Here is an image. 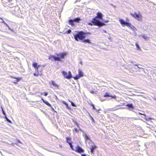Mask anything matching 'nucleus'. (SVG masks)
<instances>
[{"label": "nucleus", "mask_w": 156, "mask_h": 156, "mask_svg": "<svg viewBox=\"0 0 156 156\" xmlns=\"http://www.w3.org/2000/svg\"><path fill=\"white\" fill-rule=\"evenodd\" d=\"M119 106H118V105L116 106V107H114L113 108H112V109L113 110H112V111H113V110L115 111V110H117L118 109V108H116V107H118Z\"/></svg>", "instance_id": "nucleus-27"}, {"label": "nucleus", "mask_w": 156, "mask_h": 156, "mask_svg": "<svg viewBox=\"0 0 156 156\" xmlns=\"http://www.w3.org/2000/svg\"><path fill=\"white\" fill-rule=\"evenodd\" d=\"M73 122H74L75 124L77 126H78V127H79V124L76 121H75L74 120H73Z\"/></svg>", "instance_id": "nucleus-25"}, {"label": "nucleus", "mask_w": 156, "mask_h": 156, "mask_svg": "<svg viewBox=\"0 0 156 156\" xmlns=\"http://www.w3.org/2000/svg\"><path fill=\"white\" fill-rule=\"evenodd\" d=\"M91 106L92 107L93 109H94L95 110H97L96 108H95V107L94 106V105L93 104H91Z\"/></svg>", "instance_id": "nucleus-26"}, {"label": "nucleus", "mask_w": 156, "mask_h": 156, "mask_svg": "<svg viewBox=\"0 0 156 156\" xmlns=\"http://www.w3.org/2000/svg\"><path fill=\"white\" fill-rule=\"evenodd\" d=\"M16 79H17V81H16L17 82H15L14 83L15 84H17V82H18V81H19V80H20L18 78H17Z\"/></svg>", "instance_id": "nucleus-38"}, {"label": "nucleus", "mask_w": 156, "mask_h": 156, "mask_svg": "<svg viewBox=\"0 0 156 156\" xmlns=\"http://www.w3.org/2000/svg\"><path fill=\"white\" fill-rule=\"evenodd\" d=\"M8 27V28H9V29L11 30V29H10V27H9V26Z\"/></svg>", "instance_id": "nucleus-46"}, {"label": "nucleus", "mask_w": 156, "mask_h": 156, "mask_svg": "<svg viewBox=\"0 0 156 156\" xmlns=\"http://www.w3.org/2000/svg\"><path fill=\"white\" fill-rule=\"evenodd\" d=\"M90 92L91 93H94V92L93 91H91Z\"/></svg>", "instance_id": "nucleus-47"}, {"label": "nucleus", "mask_w": 156, "mask_h": 156, "mask_svg": "<svg viewBox=\"0 0 156 156\" xmlns=\"http://www.w3.org/2000/svg\"><path fill=\"white\" fill-rule=\"evenodd\" d=\"M71 103V105L73 107H76L75 104L72 101H69Z\"/></svg>", "instance_id": "nucleus-23"}, {"label": "nucleus", "mask_w": 156, "mask_h": 156, "mask_svg": "<svg viewBox=\"0 0 156 156\" xmlns=\"http://www.w3.org/2000/svg\"><path fill=\"white\" fill-rule=\"evenodd\" d=\"M97 16L93 18L90 22L87 23L88 25L90 26H97L99 27L105 25L104 23L101 21V20L103 19L102 13L101 12H98L97 13Z\"/></svg>", "instance_id": "nucleus-1"}, {"label": "nucleus", "mask_w": 156, "mask_h": 156, "mask_svg": "<svg viewBox=\"0 0 156 156\" xmlns=\"http://www.w3.org/2000/svg\"><path fill=\"white\" fill-rule=\"evenodd\" d=\"M51 83L53 86H54L55 87L58 88V84L55 83L54 81L51 80Z\"/></svg>", "instance_id": "nucleus-14"}, {"label": "nucleus", "mask_w": 156, "mask_h": 156, "mask_svg": "<svg viewBox=\"0 0 156 156\" xmlns=\"http://www.w3.org/2000/svg\"><path fill=\"white\" fill-rule=\"evenodd\" d=\"M81 20L80 19L79 17H77L74 19L73 20H69V24L71 25L72 26H75V23L74 22L78 23Z\"/></svg>", "instance_id": "nucleus-5"}, {"label": "nucleus", "mask_w": 156, "mask_h": 156, "mask_svg": "<svg viewBox=\"0 0 156 156\" xmlns=\"http://www.w3.org/2000/svg\"><path fill=\"white\" fill-rule=\"evenodd\" d=\"M78 72V74L75 77H73V78L75 80H77L83 76V73L82 70L79 69Z\"/></svg>", "instance_id": "nucleus-6"}, {"label": "nucleus", "mask_w": 156, "mask_h": 156, "mask_svg": "<svg viewBox=\"0 0 156 156\" xmlns=\"http://www.w3.org/2000/svg\"><path fill=\"white\" fill-rule=\"evenodd\" d=\"M81 156H87L85 154H82Z\"/></svg>", "instance_id": "nucleus-41"}, {"label": "nucleus", "mask_w": 156, "mask_h": 156, "mask_svg": "<svg viewBox=\"0 0 156 156\" xmlns=\"http://www.w3.org/2000/svg\"><path fill=\"white\" fill-rule=\"evenodd\" d=\"M75 151L80 153H83L84 152V150L82 148V147L79 146H77L76 147Z\"/></svg>", "instance_id": "nucleus-9"}, {"label": "nucleus", "mask_w": 156, "mask_h": 156, "mask_svg": "<svg viewBox=\"0 0 156 156\" xmlns=\"http://www.w3.org/2000/svg\"><path fill=\"white\" fill-rule=\"evenodd\" d=\"M80 63L81 64H82V62H80Z\"/></svg>", "instance_id": "nucleus-50"}, {"label": "nucleus", "mask_w": 156, "mask_h": 156, "mask_svg": "<svg viewBox=\"0 0 156 156\" xmlns=\"http://www.w3.org/2000/svg\"><path fill=\"white\" fill-rule=\"evenodd\" d=\"M43 94L45 96H47L48 95V93L47 92H44L43 93Z\"/></svg>", "instance_id": "nucleus-37"}, {"label": "nucleus", "mask_w": 156, "mask_h": 156, "mask_svg": "<svg viewBox=\"0 0 156 156\" xmlns=\"http://www.w3.org/2000/svg\"><path fill=\"white\" fill-rule=\"evenodd\" d=\"M99 110H97V112H98V111H99Z\"/></svg>", "instance_id": "nucleus-52"}, {"label": "nucleus", "mask_w": 156, "mask_h": 156, "mask_svg": "<svg viewBox=\"0 0 156 156\" xmlns=\"http://www.w3.org/2000/svg\"><path fill=\"white\" fill-rule=\"evenodd\" d=\"M69 145H70V148H71V149L73 150L74 151V149H73V146L72 145V143L70 144H69Z\"/></svg>", "instance_id": "nucleus-24"}, {"label": "nucleus", "mask_w": 156, "mask_h": 156, "mask_svg": "<svg viewBox=\"0 0 156 156\" xmlns=\"http://www.w3.org/2000/svg\"><path fill=\"white\" fill-rule=\"evenodd\" d=\"M91 119H92V120L93 122H94V119H93V117H91Z\"/></svg>", "instance_id": "nucleus-42"}, {"label": "nucleus", "mask_w": 156, "mask_h": 156, "mask_svg": "<svg viewBox=\"0 0 156 156\" xmlns=\"http://www.w3.org/2000/svg\"><path fill=\"white\" fill-rule=\"evenodd\" d=\"M62 103L66 105H68V104H67L66 102L65 101H63L62 102Z\"/></svg>", "instance_id": "nucleus-34"}, {"label": "nucleus", "mask_w": 156, "mask_h": 156, "mask_svg": "<svg viewBox=\"0 0 156 156\" xmlns=\"http://www.w3.org/2000/svg\"><path fill=\"white\" fill-rule=\"evenodd\" d=\"M100 100L101 101H104V100H103V99H101Z\"/></svg>", "instance_id": "nucleus-44"}, {"label": "nucleus", "mask_w": 156, "mask_h": 156, "mask_svg": "<svg viewBox=\"0 0 156 156\" xmlns=\"http://www.w3.org/2000/svg\"><path fill=\"white\" fill-rule=\"evenodd\" d=\"M126 106L128 107L127 108L128 110L134 112L133 110H134V107L133 106V105L132 104H127L126 105Z\"/></svg>", "instance_id": "nucleus-8"}, {"label": "nucleus", "mask_w": 156, "mask_h": 156, "mask_svg": "<svg viewBox=\"0 0 156 156\" xmlns=\"http://www.w3.org/2000/svg\"><path fill=\"white\" fill-rule=\"evenodd\" d=\"M71 30L70 29H69L67 31V33L68 34H69L71 33Z\"/></svg>", "instance_id": "nucleus-32"}, {"label": "nucleus", "mask_w": 156, "mask_h": 156, "mask_svg": "<svg viewBox=\"0 0 156 156\" xmlns=\"http://www.w3.org/2000/svg\"><path fill=\"white\" fill-rule=\"evenodd\" d=\"M130 15L132 16L137 19L138 20H140L142 19V16L140 14L135 13V14H134L133 13H131Z\"/></svg>", "instance_id": "nucleus-7"}, {"label": "nucleus", "mask_w": 156, "mask_h": 156, "mask_svg": "<svg viewBox=\"0 0 156 156\" xmlns=\"http://www.w3.org/2000/svg\"><path fill=\"white\" fill-rule=\"evenodd\" d=\"M105 33H106V31L105 30L104 31Z\"/></svg>", "instance_id": "nucleus-53"}, {"label": "nucleus", "mask_w": 156, "mask_h": 156, "mask_svg": "<svg viewBox=\"0 0 156 156\" xmlns=\"http://www.w3.org/2000/svg\"><path fill=\"white\" fill-rule=\"evenodd\" d=\"M97 147L95 145H92L90 147V152L92 154H94V150Z\"/></svg>", "instance_id": "nucleus-10"}, {"label": "nucleus", "mask_w": 156, "mask_h": 156, "mask_svg": "<svg viewBox=\"0 0 156 156\" xmlns=\"http://www.w3.org/2000/svg\"><path fill=\"white\" fill-rule=\"evenodd\" d=\"M76 33H74L73 34L75 39L77 41L79 40H83L86 37V33L82 31L76 32Z\"/></svg>", "instance_id": "nucleus-3"}, {"label": "nucleus", "mask_w": 156, "mask_h": 156, "mask_svg": "<svg viewBox=\"0 0 156 156\" xmlns=\"http://www.w3.org/2000/svg\"><path fill=\"white\" fill-rule=\"evenodd\" d=\"M6 26H7V27L9 26L6 23V24H5Z\"/></svg>", "instance_id": "nucleus-43"}, {"label": "nucleus", "mask_w": 156, "mask_h": 156, "mask_svg": "<svg viewBox=\"0 0 156 156\" xmlns=\"http://www.w3.org/2000/svg\"><path fill=\"white\" fill-rule=\"evenodd\" d=\"M1 19L2 20V21L1 22V23H4V24H6V23L1 18Z\"/></svg>", "instance_id": "nucleus-36"}, {"label": "nucleus", "mask_w": 156, "mask_h": 156, "mask_svg": "<svg viewBox=\"0 0 156 156\" xmlns=\"http://www.w3.org/2000/svg\"><path fill=\"white\" fill-rule=\"evenodd\" d=\"M125 26H126L127 27H131V28H132V27L135 29V28L133 26H132L131 24L128 22H126V23L125 24Z\"/></svg>", "instance_id": "nucleus-15"}, {"label": "nucleus", "mask_w": 156, "mask_h": 156, "mask_svg": "<svg viewBox=\"0 0 156 156\" xmlns=\"http://www.w3.org/2000/svg\"><path fill=\"white\" fill-rule=\"evenodd\" d=\"M66 55L67 53L66 52L57 54H56V56L55 55H51L49 56L48 59L52 61H62V59L64 58V57Z\"/></svg>", "instance_id": "nucleus-2"}, {"label": "nucleus", "mask_w": 156, "mask_h": 156, "mask_svg": "<svg viewBox=\"0 0 156 156\" xmlns=\"http://www.w3.org/2000/svg\"><path fill=\"white\" fill-rule=\"evenodd\" d=\"M111 95H110L108 93H106L104 95V96L105 97H110Z\"/></svg>", "instance_id": "nucleus-22"}, {"label": "nucleus", "mask_w": 156, "mask_h": 156, "mask_svg": "<svg viewBox=\"0 0 156 156\" xmlns=\"http://www.w3.org/2000/svg\"><path fill=\"white\" fill-rule=\"evenodd\" d=\"M119 21L123 27H124L125 26V24L126 23V22H125L122 19H120Z\"/></svg>", "instance_id": "nucleus-11"}, {"label": "nucleus", "mask_w": 156, "mask_h": 156, "mask_svg": "<svg viewBox=\"0 0 156 156\" xmlns=\"http://www.w3.org/2000/svg\"><path fill=\"white\" fill-rule=\"evenodd\" d=\"M66 139L67 143L69 144H70L72 143V142H71V137H67L66 138Z\"/></svg>", "instance_id": "nucleus-13"}, {"label": "nucleus", "mask_w": 156, "mask_h": 156, "mask_svg": "<svg viewBox=\"0 0 156 156\" xmlns=\"http://www.w3.org/2000/svg\"><path fill=\"white\" fill-rule=\"evenodd\" d=\"M41 100L43 101V102L46 104L49 107H51V104L48 102V101L44 100L43 98H41Z\"/></svg>", "instance_id": "nucleus-12"}, {"label": "nucleus", "mask_w": 156, "mask_h": 156, "mask_svg": "<svg viewBox=\"0 0 156 156\" xmlns=\"http://www.w3.org/2000/svg\"><path fill=\"white\" fill-rule=\"evenodd\" d=\"M141 36L145 40L148 39V37L145 35L143 34L141 35Z\"/></svg>", "instance_id": "nucleus-19"}, {"label": "nucleus", "mask_w": 156, "mask_h": 156, "mask_svg": "<svg viewBox=\"0 0 156 156\" xmlns=\"http://www.w3.org/2000/svg\"><path fill=\"white\" fill-rule=\"evenodd\" d=\"M62 73L64 77L68 79H70L72 77L71 72L70 71L68 73L65 71H62Z\"/></svg>", "instance_id": "nucleus-4"}, {"label": "nucleus", "mask_w": 156, "mask_h": 156, "mask_svg": "<svg viewBox=\"0 0 156 156\" xmlns=\"http://www.w3.org/2000/svg\"><path fill=\"white\" fill-rule=\"evenodd\" d=\"M132 63H133V64H134V63H135V62H132Z\"/></svg>", "instance_id": "nucleus-45"}, {"label": "nucleus", "mask_w": 156, "mask_h": 156, "mask_svg": "<svg viewBox=\"0 0 156 156\" xmlns=\"http://www.w3.org/2000/svg\"><path fill=\"white\" fill-rule=\"evenodd\" d=\"M41 66L40 65H38V66L37 67L35 68V71L37 72V73H39V69L40 67Z\"/></svg>", "instance_id": "nucleus-20"}, {"label": "nucleus", "mask_w": 156, "mask_h": 156, "mask_svg": "<svg viewBox=\"0 0 156 156\" xmlns=\"http://www.w3.org/2000/svg\"><path fill=\"white\" fill-rule=\"evenodd\" d=\"M83 136L85 137L86 140H91L89 136L87 135V134L86 133H84L83 134Z\"/></svg>", "instance_id": "nucleus-16"}, {"label": "nucleus", "mask_w": 156, "mask_h": 156, "mask_svg": "<svg viewBox=\"0 0 156 156\" xmlns=\"http://www.w3.org/2000/svg\"><path fill=\"white\" fill-rule=\"evenodd\" d=\"M135 65L136 66H137L138 67V68L139 69H143V68L142 67L138 66V65L135 64Z\"/></svg>", "instance_id": "nucleus-33"}, {"label": "nucleus", "mask_w": 156, "mask_h": 156, "mask_svg": "<svg viewBox=\"0 0 156 156\" xmlns=\"http://www.w3.org/2000/svg\"><path fill=\"white\" fill-rule=\"evenodd\" d=\"M2 112L3 114L5 116H6V114L5 113V112L4 111L3 109L2 108Z\"/></svg>", "instance_id": "nucleus-31"}, {"label": "nucleus", "mask_w": 156, "mask_h": 156, "mask_svg": "<svg viewBox=\"0 0 156 156\" xmlns=\"http://www.w3.org/2000/svg\"><path fill=\"white\" fill-rule=\"evenodd\" d=\"M101 21L102 22H103L104 23H107L108 22V20H106V21H105V20H104L103 19H102V20H101Z\"/></svg>", "instance_id": "nucleus-29"}, {"label": "nucleus", "mask_w": 156, "mask_h": 156, "mask_svg": "<svg viewBox=\"0 0 156 156\" xmlns=\"http://www.w3.org/2000/svg\"><path fill=\"white\" fill-rule=\"evenodd\" d=\"M5 118L8 122L10 123H12L11 121L8 119L6 116H5Z\"/></svg>", "instance_id": "nucleus-21"}, {"label": "nucleus", "mask_w": 156, "mask_h": 156, "mask_svg": "<svg viewBox=\"0 0 156 156\" xmlns=\"http://www.w3.org/2000/svg\"><path fill=\"white\" fill-rule=\"evenodd\" d=\"M155 132L156 133V130L155 131Z\"/></svg>", "instance_id": "nucleus-54"}, {"label": "nucleus", "mask_w": 156, "mask_h": 156, "mask_svg": "<svg viewBox=\"0 0 156 156\" xmlns=\"http://www.w3.org/2000/svg\"><path fill=\"white\" fill-rule=\"evenodd\" d=\"M149 119H152L151 118H149Z\"/></svg>", "instance_id": "nucleus-51"}, {"label": "nucleus", "mask_w": 156, "mask_h": 156, "mask_svg": "<svg viewBox=\"0 0 156 156\" xmlns=\"http://www.w3.org/2000/svg\"><path fill=\"white\" fill-rule=\"evenodd\" d=\"M83 40V42L84 43H87L89 44L91 43V42H90V40L89 39H84Z\"/></svg>", "instance_id": "nucleus-17"}, {"label": "nucleus", "mask_w": 156, "mask_h": 156, "mask_svg": "<svg viewBox=\"0 0 156 156\" xmlns=\"http://www.w3.org/2000/svg\"><path fill=\"white\" fill-rule=\"evenodd\" d=\"M110 96L112 98H114L115 99H116V96L115 95H114V96L111 95V96Z\"/></svg>", "instance_id": "nucleus-28"}, {"label": "nucleus", "mask_w": 156, "mask_h": 156, "mask_svg": "<svg viewBox=\"0 0 156 156\" xmlns=\"http://www.w3.org/2000/svg\"><path fill=\"white\" fill-rule=\"evenodd\" d=\"M32 65L34 68H36L38 66V65H37V63L36 62L33 63Z\"/></svg>", "instance_id": "nucleus-18"}, {"label": "nucleus", "mask_w": 156, "mask_h": 156, "mask_svg": "<svg viewBox=\"0 0 156 156\" xmlns=\"http://www.w3.org/2000/svg\"><path fill=\"white\" fill-rule=\"evenodd\" d=\"M136 47L138 48V49H140V48L139 47V44L137 43L136 44Z\"/></svg>", "instance_id": "nucleus-30"}, {"label": "nucleus", "mask_w": 156, "mask_h": 156, "mask_svg": "<svg viewBox=\"0 0 156 156\" xmlns=\"http://www.w3.org/2000/svg\"><path fill=\"white\" fill-rule=\"evenodd\" d=\"M51 107V108L52 109V110L53 111H55L54 109V108L51 106V107Z\"/></svg>", "instance_id": "nucleus-40"}, {"label": "nucleus", "mask_w": 156, "mask_h": 156, "mask_svg": "<svg viewBox=\"0 0 156 156\" xmlns=\"http://www.w3.org/2000/svg\"><path fill=\"white\" fill-rule=\"evenodd\" d=\"M74 129V131H75V132H76V133H78L79 132V130H78V129H77L76 128H75Z\"/></svg>", "instance_id": "nucleus-35"}, {"label": "nucleus", "mask_w": 156, "mask_h": 156, "mask_svg": "<svg viewBox=\"0 0 156 156\" xmlns=\"http://www.w3.org/2000/svg\"><path fill=\"white\" fill-rule=\"evenodd\" d=\"M66 106H67V108H69V106H68V105H66Z\"/></svg>", "instance_id": "nucleus-48"}, {"label": "nucleus", "mask_w": 156, "mask_h": 156, "mask_svg": "<svg viewBox=\"0 0 156 156\" xmlns=\"http://www.w3.org/2000/svg\"><path fill=\"white\" fill-rule=\"evenodd\" d=\"M39 73H34V75L35 76H38L39 75Z\"/></svg>", "instance_id": "nucleus-39"}, {"label": "nucleus", "mask_w": 156, "mask_h": 156, "mask_svg": "<svg viewBox=\"0 0 156 156\" xmlns=\"http://www.w3.org/2000/svg\"><path fill=\"white\" fill-rule=\"evenodd\" d=\"M139 114H140V115H142V114L140 112H139Z\"/></svg>", "instance_id": "nucleus-49"}]
</instances>
